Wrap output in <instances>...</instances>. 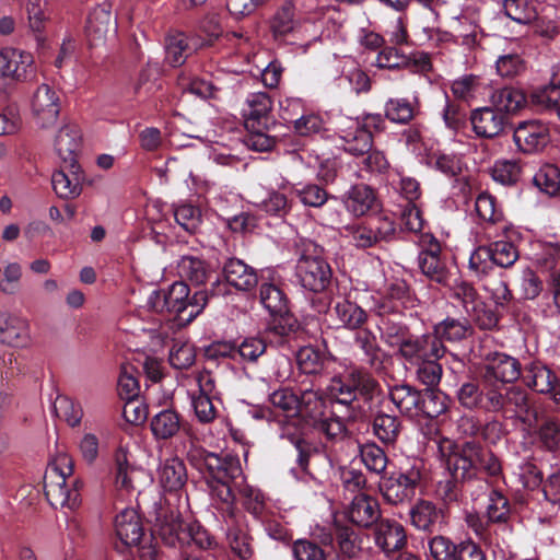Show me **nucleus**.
I'll use <instances>...</instances> for the list:
<instances>
[{
    "label": "nucleus",
    "instance_id": "12",
    "mask_svg": "<svg viewBox=\"0 0 560 560\" xmlns=\"http://www.w3.org/2000/svg\"><path fill=\"white\" fill-rule=\"evenodd\" d=\"M445 352L446 348L436 335L432 332L410 334L398 351V355L409 365H413L425 359L443 358Z\"/></svg>",
    "mask_w": 560,
    "mask_h": 560
},
{
    "label": "nucleus",
    "instance_id": "8",
    "mask_svg": "<svg viewBox=\"0 0 560 560\" xmlns=\"http://www.w3.org/2000/svg\"><path fill=\"white\" fill-rule=\"evenodd\" d=\"M456 307H462L466 315L482 329H491L498 324L492 311L486 310L475 288L465 281H456L451 287L450 296Z\"/></svg>",
    "mask_w": 560,
    "mask_h": 560
},
{
    "label": "nucleus",
    "instance_id": "30",
    "mask_svg": "<svg viewBox=\"0 0 560 560\" xmlns=\"http://www.w3.org/2000/svg\"><path fill=\"white\" fill-rule=\"evenodd\" d=\"M129 451L128 446L120 443L115 451V486L119 490L131 491L137 488L138 476L142 474V470L132 466L129 463Z\"/></svg>",
    "mask_w": 560,
    "mask_h": 560
},
{
    "label": "nucleus",
    "instance_id": "3",
    "mask_svg": "<svg viewBox=\"0 0 560 560\" xmlns=\"http://www.w3.org/2000/svg\"><path fill=\"white\" fill-rule=\"evenodd\" d=\"M73 477V460L65 453L58 454L48 465L44 476L45 495L54 508L73 510L80 505L79 487Z\"/></svg>",
    "mask_w": 560,
    "mask_h": 560
},
{
    "label": "nucleus",
    "instance_id": "37",
    "mask_svg": "<svg viewBox=\"0 0 560 560\" xmlns=\"http://www.w3.org/2000/svg\"><path fill=\"white\" fill-rule=\"evenodd\" d=\"M421 392L407 384L396 385L389 389V398L404 416L419 417Z\"/></svg>",
    "mask_w": 560,
    "mask_h": 560
},
{
    "label": "nucleus",
    "instance_id": "14",
    "mask_svg": "<svg viewBox=\"0 0 560 560\" xmlns=\"http://www.w3.org/2000/svg\"><path fill=\"white\" fill-rule=\"evenodd\" d=\"M296 275L303 288L312 292H322L330 283L332 273L323 257L303 254L296 265Z\"/></svg>",
    "mask_w": 560,
    "mask_h": 560
},
{
    "label": "nucleus",
    "instance_id": "36",
    "mask_svg": "<svg viewBox=\"0 0 560 560\" xmlns=\"http://www.w3.org/2000/svg\"><path fill=\"white\" fill-rule=\"evenodd\" d=\"M406 539L405 528L401 524L390 521H383L378 524L375 541L385 553L388 555L401 549Z\"/></svg>",
    "mask_w": 560,
    "mask_h": 560
},
{
    "label": "nucleus",
    "instance_id": "60",
    "mask_svg": "<svg viewBox=\"0 0 560 560\" xmlns=\"http://www.w3.org/2000/svg\"><path fill=\"white\" fill-rule=\"evenodd\" d=\"M170 363L173 368L184 370L190 368L196 360V351L191 343L176 341L170 351Z\"/></svg>",
    "mask_w": 560,
    "mask_h": 560
},
{
    "label": "nucleus",
    "instance_id": "10",
    "mask_svg": "<svg viewBox=\"0 0 560 560\" xmlns=\"http://www.w3.org/2000/svg\"><path fill=\"white\" fill-rule=\"evenodd\" d=\"M270 27L276 38H284L288 35L308 42L317 38L315 23L310 19H296L294 8L289 2L275 13Z\"/></svg>",
    "mask_w": 560,
    "mask_h": 560
},
{
    "label": "nucleus",
    "instance_id": "17",
    "mask_svg": "<svg viewBox=\"0 0 560 560\" xmlns=\"http://www.w3.org/2000/svg\"><path fill=\"white\" fill-rule=\"evenodd\" d=\"M337 132L341 147L352 155H364L372 148V135L360 126V122L349 117H340L337 121Z\"/></svg>",
    "mask_w": 560,
    "mask_h": 560
},
{
    "label": "nucleus",
    "instance_id": "11",
    "mask_svg": "<svg viewBox=\"0 0 560 560\" xmlns=\"http://www.w3.org/2000/svg\"><path fill=\"white\" fill-rule=\"evenodd\" d=\"M34 73V57L31 52L13 47L0 50V81L24 82Z\"/></svg>",
    "mask_w": 560,
    "mask_h": 560
},
{
    "label": "nucleus",
    "instance_id": "6",
    "mask_svg": "<svg viewBox=\"0 0 560 560\" xmlns=\"http://www.w3.org/2000/svg\"><path fill=\"white\" fill-rule=\"evenodd\" d=\"M423 476V463L412 459L399 471L392 472L380 482L384 499L392 504L411 500L420 486Z\"/></svg>",
    "mask_w": 560,
    "mask_h": 560
},
{
    "label": "nucleus",
    "instance_id": "57",
    "mask_svg": "<svg viewBox=\"0 0 560 560\" xmlns=\"http://www.w3.org/2000/svg\"><path fill=\"white\" fill-rule=\"evenodd\" d=\"M373 428L375 435L383 443L392 444L398 438L400 422L395 416L381 413L375 417Z\"/></svg>",
    "mask_w": 560,
    "mask_h": 560
},
{
    "label": "nucleus",
    "instance_id": "29",
    "mask_svg": "<svg viewBox=\"0 0 560 560\" xmlns=\"http://www.w3.org/2000/svg\"><path fill=\"white\" fill-rule=\"evenodd\" d=\"M272 108L270 96L266 92L248 94L243 106L245 128H256L267 125L268 114Z\"/></svg>",
    "mask_w": 560,
    "mask_h": 560
},
{
    "label": "nucleus",
    "instance_id": "54",
    "mask_svg": "<svg viewBox=\"0 0 560 560\" xmlns=\"http://www.w3.org/2000/svg\"><path fill=\"white\" fill-rule=\"evenodd\" d=\"M25 8L28 16L30 28L36 34L37 40H42L40 35L45 28L46 22L49 19L47 1L26 0Z\"/></svg>",
    "mask_w": 560,
    "mask_h": 560
},
{
    "label": "nucleus",
    "instance_id": "23",
    "mask_svg": "<svg viewBox=\"0 0 560 560\" xmlns=\"http://www.w3.org/2000/svg\"><path fill=\"white\" fill-rule=\"evenodd\" d=\"M84 176L80 166L63 164L59 171L51 176V184L56 195L62 199H75L82 192V183Z\"/></svg>",
    "mask_w": 560,
    "mask_h": 560
},
{
    "label": "nucleus",
    "instance_id": "25",
    "mask_svg": "<svg viewBox=\"0 0 560 560\" xmlns=\"http://www.w3.org/2000/svg\"><path fill=\"white\" fill-rule=\"evenodd\" d=\"M198 394L191 396L195 413L200 422L208 423L215 418V408L211 400L214 390V381L210 373L200 372L196 376Z\"/></svg>",
    "mask_w": 560,
    "mask_h": 560
},
{
    "label": "nucleus",
    "instance_id": "16",
    "mask_svg": "<svg viewBox=\"0 0 560 560\" xmlns=\"http://www.w3.org/2000/svg\"><path fill=\"white\" fill-rule=\"evenodd\" d=\"M422 250L419 254L418 262L423 275L438 283L446 284L448 272L445 264L440 258L441 245L431 234L421 235Z\"/></svg>",
    "mask_w": 560,
    "mask_h": 560
},
{
    "label": "nucleus",
    "instance_id": "1",
    "mask_svg": "<svg viewBox=\"0 0 560 560\" xmlns=\"http://www.w3.org/2000/svg\"><path fill=\"white\" fill-rule=\"evenodd\" d=\"M191 463L201 471L209 474L208 485L213 500L228 508L229 516L235 517V488L243 482V471L236 456H219L201 448L191 450L188 454Z\"/></svg>",
    "mask_w": 560,
    "mask_h": 560
},
{
    "label": "nucleus",
    "instance_id": "4",
    "mask_svg": "<svg viewBox=\"0 0 560 560\" xmlns=\"http://www.w3.org/2000/svg\"><path fill=\"white\" fill-rule=\"evenodd\" d=\"M440 459L454 480H470L477 477L479 445L466 442L457 445L447 438L435 441Z\"/></svg>",
    "mask_w": 560,
    "mask_h": 560
},
{
    "label": "nucleus",
    "instance_id": "22",
    "mask_svg": "<svg viewBox=\"0 0 560 560\" xmlns=\"http://www.w3.org/2000/svg\"><path fill=\"white\" fill-rule=\"evenodd\" d=\"M416 78L407 79V85L412 91V101L402 97H393L384 106L385 117L393 122L406 125L411 121L419 109V95L415 82Z\"/></svg>",
    "mask_w": 560,
    "mask_h": 560
},
{
    "label": "nucleus",
    "instance_id": "62",
    "mask_svg": "<svg viewBox=\"0 0 560 560\" xmlns=\"http://www.w3.org/2000/svg\"><path fill=\"white\" fill-rule=\"evenodd\" d=\"M491 250L486 246L476 248L469 257V269L477 278L487 276L493 269Z\"/></svg>",
    "mask_w": 560,
    "mask_h": 560
},
{
    "label": "nucleus",
    "instance_id": "48",
    "mask_svg": "<svg viewBox=\"0 0 560 560\" xmlns=\"http://www.w3.org/2000/svg\"><path fill=\"white\" fill-rule=\"evenodd\" d=\"M530 103L539 112L557 115L560 108V90L551 83L541 86L532 93Z\"/></svg>",
    "mask_w": 560,
    "mask_h": 560
},
{
    "label": "nucleus",
    "instance_id": "45",
    "mask_svg": "<svg viewBox=\"0 0 560 560\" xmlns=\"http://www.w3.org/2000/svg\"><path fill=\"white\" fill-rule=\"evenodd\" d=\"M502 9L506 18L522 25L532 23L538 15L535 0H503Z\"/></svg>",
    "mask_w": 560,
    "mask_h": 560
},
{
    "label": "nucleus",
    "instance_id": "50",
    "mask_svg": "<svg viewBox=\"0 0 560 560\" xmlns=\"http://www.w3.org/2000/svg\"><path fill=\"white\" fill-rule=\"evenodd\" d=\"M447 402L448 398L443 392L425 389L420 396L419 416L436 418L446 411Z\"/></svg>",
    "mask_w": 560,
    "mask_h": 560
},
{
    "label": "nucleus",
    "instance_id": "32",
    "mask_svg": "<svg viewBox=\"0 0 560 560\" xmlns=\"http://www.w3.org/2000/svg\"><path fill=\"white\" fill-rule=\"evenodd\" d=\"M223 273L226 282L241 291L252 290L258 282L254 268L237 258H231L224 264Z\"/></svg>",
    "mask_w": 560,
    "mask_h": 560
},
{
    "label": "nucleus",
    "instance_id": "34",
    "mask_svg": "<svg viewBox=\"0 0 560 560\" xmlns=\"http://www.w3.org/2000/svg\"><path fill=\"white\" fill-rule=\"evenodd\" d=\"M348 516L353 524L369 527L380 517L378 503L365 493L355 494L349 506Z\"/></svg>",
    "mask_w": 560,
    "mask_h": 560
},
{
    "label": "nucleus",
    "instance_id": "40",
    "mask_svg": "<svg viewBox=\"0 0 560 560\" xmlns=\"http://www.w3.org/2000/svg\"><path fill=\"white\" fill-rule=\"evenodd\" d=\"M493 107L500 113L515 114L527 104L525 93L513 86L497 90L491 95Z\"/></svg>",
    "mask_w": 560,
    "mask_h": 560
},
{
    "label": "nucleus",
    "instance_id": "7",
    "mask_svg": "<svg viewBox=\"0 0 560 560\" xmlns=\"http://www.w3.org/2000/svg\"><path fill=\"white\" fill-rule=\"evenodd\" d=\"M487 411L511 413L524 422L536 419V412L532 409L527 394L518 387L506 388L504 385L494 386L488 392Z\"/></svg>",
    "mask_w": 560,
    "mask_h": 560
},
{
    "label": "nucleus",
    "instance_id": "35",
    "mask_svg": "<svg viewBox=\"0 0 560 560\" xmlns=\"http://www.w3.org/2000/svg\"><path fill=\"white\" fill-rule=\"evenodd\" d=\"M115 529L119 539L127 546H137L143 536V528L138 513L125 509L115 518Z\"/></svg>",
    "mask_w": 560,
    "mask_h": 560
},
{
    "label": "nucleus",
    "instance_id": "15",
    "mask_svg": "<svg viewBox=\"0 0 560 560\" xmlns=\"http://www.w3.org/2000/svg\"><path fill=\"white\" fill-rule=\"evenodd\" d=\"M514 142L524 153L542 151L551 141L549 125L541 120L521 122L514 130Z\"/></svg>",
    "mask_w": 560,
    "mask_h": 560
},
{
    "label": "nucleus",
    "instance_id": "41",
    "mask_svg": "<svg viewBox=\"0 0 560 560\" xmlns=\"http://www.w3.org/2000/svg\"><path fill=\"white\" fill-rule=\"evenodd\" d=\"M259 300L262 306L272 316H278L283 319L289 313L287 295L273 283H261L259 289Z\"/></svg>",
    "mask_w": 560,
    "mask_h": 560
},
{
    "label": "nucleus",
    "instance_id": "64",
    "mask_svg": "<svg viewBox=\"0 0 560 560\" xmlns=\"http://www.w3.org/2000/svg\"><path fill=\"white\" fill-rule=\"evenodd\" d=\"M176 222L188 233H194L200 223V210L189 203H182L174 208Z\"/></svg>",
    "mask_w": 560,
    "mask_h": 560
},
{
    "label": "nucleus",
    "instance_id": "24",
    "mask_svg": "<svg viewBox=\"0 0 560 560\" xmlns=\"http://www.w3.org/2000/svg\"><path fill=\"white\" fill-rule=\"evenodd\" d=\"M82 132L74 122L65 124L55 136L54 148L63 164L74 165L81 148Z\"/></svg>",
    "mask_w": 560,
    "mask_h": 560
},
{
    "label": "nucleus",
    "instance_id": "31",
    "mask_svg": "<svg viewBox=\"0 0 560 560\" xmlns=\"http://www.w3.org/2000/svg\"><path fill=\"white\" fill-rule=\"evenodd\" d=\"M221 509L228 527L226 536L231 550L242 560L249 559L253 555V547L247 533L240 526L241 514L235 511V517L231 518L228 508Z\"/></svg>",
    "mask_w": 560,
    "mask_h": 560
},
{
    "label": "nucleus",
    "instance_id": "38",
    "mask_svg": "<svg viewBox=\"0 0 560 560\" xmlns=\"http://www.w3.org/2000/svg\"><path fill=\"white\" fill-rule=\"evenodd\" d=\"M346 209L354 217L366 214L375 203L374 191L366 185L352 186L343 196Z\"/></svg>",
    "mask_w": 560,
    "mask_h": 560
},
{
    "label": "nucleus",
    "instance_id": "27",
    "mask_svg": "<svg viewBox=\"0 0 560 560\" xmlns=\"http://www.w3.org/2000/svg\"><path fill=\"white\" fill-rule=\"evenodd\" d=\"M331 316L338 323L339 327L357 330L368 320V313L362 306L351 300V296L340 298L334 302Z\"/></svg>",
    "mask_w": 560,
    "mask_h": 560
},
{
    "label": "nucleus",
    "instance_id": "56",
    "mask_svg": "<svg viewBox=\"0 0 560 560\" xmlns=\"http://www.w3.org/2000/svg\"><path fill=\"white\" fill-rule=\"evenodd\" d=\"M360 457L364 466L377 475L385 471L387 467V456L385 452L375 443H365L360 445Z\"/></svg>",
    "mask_w": 560,
    "mask_h": 560
},
{
    "label": "nucleus",
    "instance_id": "2",
    "mask_svg": "<svg viewBox=\"0 0 560 560\" xmlns=\"http://www.w3.org/2000/svg\"><path fill=\"white\" fill-rule=\"evenodd\" d=\"M190 290L186 282L176 281L165 290L153 291L147 305L155 313L173 315L182 324L192 322L208 304V293L197 291L189 296Z\"/></svg>",
    "mask_w": 560,
    "mask_h": 560
},
{
    "label": "nucleus",
    "instance_id": "61",
    "mask_svg": "<svg viewBox=\"0 0 560 560\" xmlns=\"http://www.w3.org/2000/svg\"><path fill=\"white\" fill-rule=\"evenodd\" d=\"M441 358L425 359L423 362L413 364L417 368V380L427 386H435L442 377V365L439 363Z\"/></svg>",
    "mask_w": 560,
    "mask_h": 560
},
{
    "label": "nucleus",
    "instance_id": "51",
    "mask_svg": "<svg viewBox=\"0 0 560 560\" xmlns=\"http://www.w3.org/2000/svg\"><path fill=\"white\" fill-rule=\"evenodd\" d=\"M451 90L456 98L469 102L482 94L483 84L479 77L465 74L453 81Z\"/></svg>",
    "mask_w": 560,
    "mask_h": 560
},
{
    "label": "nucleus",
    "instance_id": "44",
    "mask_svg": "<svg viewBox=\"0 0 560 560\" xmlns=\"http://www.w3.org/2000/svg\"><path fill=\"white\" fill-rule=\"evenodd\" d=\"M411 524L424 532H432L441 518L440 511L430 501H419L409 512Z\"/></svg>",
    "mask_w": 560,
    "mask_h": 560
},
{
    "label": "nucleus",
    "instance_id": "58",
    "mask_svg": "<svg viewBox=\"0 0 560 560\" xmlns=\"http://www.w3.org/2000/svg\"><path fill=\"white\" fill-rule=\"evenodd\" d=\"M293 192L305 207L319 208L326 203L329 196L327 191L317 184H305L293 186Z\"/></svg>",
    "mask_w": 560,
    "mask_h": 560
},
{
    "label": "nucleus",
    "instance_id": "20",
    "mask_svg": "<svg viewBox=\"0 0 560 560\" xmlns=\"http://www.w3.org/2000/svg\"><path fill=\"white\" fill-rule=\"evenodd\" d=\"M523 380L525 384L540 393H553V399L560 402V384L556 374L541 362L533 361L525 366Z\"/></svg>",
    "mask_w": 560,
    "mask_h": 560
},
{
    "label": "nucleus",
    "instance_id": "59",
    "mask_svg": "<svg viewBox=\"0 0 560 560\" xmlns=\"http://www.w3.org/2000/svg\"><path fill=\"white\" fill-rule=\"evenodd\" d=\"M23 276L22 266L16 261L4 264L0 270V292L7 295H13L21 288Z\"/></svg>",
    "mask_w": 560,
    "mask_h": 560
},
{
    "label": "nucleus",
    "instance_id": "26",
    "mask_svg": "<svg viewBox=\"0 0 560 560\" xmlns=\"http://www.w3.org/2000/svg\"><path fill=\"white\" fill-rule=\"evenodd\" d=\"M470 122L478 137L493 138L503 131L506 119L495 108L480 107L471 112Z\"/></svg>",
    "mask_w": 560,
    "mask_h": 560
},
{
    "label": "nucleus",
    "instance_id": "9",
    "mask_svg": "<svg viewBox=\"0 0 560 560\" xmlns=\"http://www.w3.org/2000/svg\"><path fill=\"white\" fill-rule=\"evenodd\" d=\"M377 386L376 381L368 373L351 370L342 376L331 378L327 392L335 405L351 406L358 393L370 394Z\"/></svg>",
    "mask_w": 560,
    "mask_h": 560
},
{
    "label": "nucleus",
    "instance_id": "52",
    "mask_svg": "<svg viewBox=\"0 0 560 560\" xmlns=\"http://www.w3.org/2000/svg\"><path fill=\"white\" fill-rule=\"evenodd\" d=\"M534 184L549 196L560 195V168L553 164L542 165L534 175Z\"/></svg>",
    "mask_w": 560,
    "mask_h": 560
},
{
    "label": "nucleus",
    "instance_id": "33",
    "mask_svg": "<svg viewBox=\"0 0 560 560\" xmlns=\"http://www.w3.org/2000/svg\"><path fill=\"white\" fill-rule=\"evenodd\" d=\"M478 217L487 223L485 231L489 237H495L491 231H508V224L502 218V212L497 209L495 199L488 192H481L475 202Z\"/></svg>",
    "mask_w": 560,
    "mask_h": 560
},
{
    "label": "nucleus",
    "instance_id": "43",
    "mask_svg": "<svg viewBox=\"0 0 560 560\" xmlns=\"http://www.w3.org/2000/svg\"><path fill=\"white\" fill-rule=\"evenodd\" d=\"M192 52L188 37L180 32L170 33L165 38V60L172 67L182 66Z\"/></svg>",
    "mask_w": 560,
    "mask_h": 560
},
{
    "label": "nucleus",
    "instance_id": "19",
    "mask_svg": "<svg viewBox=\"0 0 560 560\" xmlns=\"http://www.w3.org/2000/svg\"><path fill=\"white\" fill-rule=\"evenodd\" d=\"M521 375V364L515 359L504 353H495L487 363L482 378L489 386H501L512 383Z\"/></svg>",
    "mask_w": 560,
    "mask_h": 560
},
{
    "label": "nucleus",
    "instance_id": "53",
    "mask_svg": "<svg viewBox=\"0 0 560 560\" xmlns=\"http://www.w3.org/2000/svg\"><path fill=\"white\" fill-rule=\"evenodd\" d=\"M355 345L364 352L366 362L375 369L382 365L381 348L376 336L368 329L359 330L354 338Z\"/></svg>",
    "mask_w": 560,
    "mask_h": 560
},
{
    "label": "nucleus",
    "instance_id": "49",
    "mask_svg": "<svg viewBox=\"0 0 560 560\" xmlns=\"http://www.w3.org/2000/svg\"><path fill=\"white\" fill-rule=\"evenodd\" d=\"M299 404L298 415L312 419L314 424L327 413L326 400L315 390L303 392Z\"/></svg>",
    "mask_w": 560,
    "mask_h": 560
},
{
    "label": "nucleus",
    "instance_id": "42",
    "mask_svg": "<svg viewBox=\"0 0 560 560\" xmlns=\"http://www.w3.org/2000/svg\"><path fill=\"white\" fill-rule=\"evenodd\" d=\"M494 389V386H489L482 378V389L474 382L464 383L458 392L457 398L459 404L467 409H482L487 411L488 392Z\"/></svg>",
    "mask_w": 560,
    "mask_h": 560
},
{
    "label": "nucleus",
    "instance_id": "18",
    "mask_svg": "<svg viewBox=\"0 0 560 560\" xmlns=\"http://www.w3.org/2000/svg\"><path fill=\"white\" fill-rule=\"evenodd\" d=\"M116 20L112 15L110 5L103 3L90 13L85 32L92 46L103 45L109 36L116 33Z\"/></svg>",
    "mask_w": 560,
    "mask_h": 560
},
{
    "label": "nucleus",
    "instance_id": "28",
    "mask_svg": "<svg viewBox=\"0 0 560 560\" xmlns=\"http://www.w3.org/2000/svg\"><path fill=\"white\" fill-rule=\"evenodd\" d=\"M266 341L259 337L245 338L237 347L228 343H218L209 350L213 355H229L234 358L238 354L244 362H256L266 352Z\"/></svg>",
    "mask_w": 560,
    "mask_h": 560
},
{
    "label": "nucleus",
    "instance_id": "13",
    "mask_svg": "<svg viewBox=\"0 0 560 560\" xmlns=\"http://www.w3.org/2000/svg\"><path fill=\"white\" fill-rule=\"evenodd\" d=\"M61 108L60 96L50 85L43 83L31 97V113L39 128H50L58 120Z\"/></svg>",
    "mask_w": 560,
    "mask_h": 560
},
{
    "label": "nucleus",
    "instance_id": "63",
    "mask_svg": "<svg viewBox=\"0 0 560 560\" xmlns=\"http://www.w3.org/2000/svg\"><path fill=\"white\" fill-rule=\"evenodd\" d=\"M521 174V167L515 161H497L491 170L492 178L502 185L515 184Z\"/></svg>",
    "mask_w": 560,
    "mask_h": 560
},
{
    "label": "nucleus",
    "instance_id": "5",
    "mask_svg": "<svg viewBox=\"0 0 560 560\" xmlns=\"http://www.w3.org/2000/svg\"><path fill=\"white\" fill-rule=\"evenodd\" d=\"M162 541L170 547L187 550L195 545L199 549H211L215 546L214 537L199 524H186L179 515L171 513L159 525Z\"/></svg>",
    "mask_w": 560,
    "mask_h": 560
},
{
    "label": "nucleus",
    "instance_id": "46",
    "mask_svg": "<svg viewBox=\"0 0 560 560\" xmlns=\"http://www.w3.org/2000/svg\"><path fill=\"white\" fill-rule=\"evenodd\" d=\"M177 269L180 278L190 281L195 285L206 283L210 277V269L207 264L202 259L194 256L182 257Z\"/></svg>",
    "mask_w": 560,
    "mask_h": 560
},
{
    "label": "nucleus",
    "instance_id": "55",
    "mask_svg": "<svg viewBox=\"0 0 560 560\" xmlns=\"http://www.w3.org/2000/svg\"><path fill=\"white\" fill-rule=\"evenodd\" d=\"M468 329L467 320L446 318L434 326L432 334L436 335L442 342L443 340L457 341L467 336Z\"/></svg>",
    "mask_w": 560,
    "mask_h": 560
},
{
    "label": "nucleus",
    "instance_id": "21",
    "mask_svg": "<svg viewBox=\"0 0 560 560\" xmlns=\"http://www.w3.org/2000/svg\"><path fill=\"white\" fill-rule=\"evenodd\" d=\"M0 342L10 347L25 348L31 343V329L27 319L9 312L0 315Z\"/></svg>",
    "mask_w": 560,
    "mask_h": 560
},
{
    "label": "nucleus",
    "instance_id": "47",
    "mask_svg": "<svg viewBox=\"0 0 560 560\" xmlns=\"http://www.w3.org/2000/svg\"><path fill=\"white\" fill-rule=\"evenodd\" d=\"M179 416L172 409L162 410L151 419V430L156 439H171L179 431Z\"/></svg>",
    "mask_w": 560,
    "mask_h": 560
},
{
    "label": "nucleus",
    "instance_id": "39",
    "mask_svg": "<svg viewBox=\"0 0 560 560\" xmlns=\"http://www.w3.org/2000/svg\"><path fill=\"white\" fill-rule=\"evenodd\" d=\"M158 478L165 491H177L186 482V467L178 458L166 459L159 467Z\"/></svg>",
    "mask_w": 560,
    "mask_h": 560
}]
</instances>
